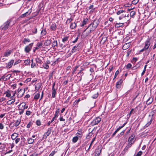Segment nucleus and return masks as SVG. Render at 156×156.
Masks as SVG:
<instances>
[{
    "instance_id": "f257e3e1",
    "label": "nucleus",
    "mask_w": 156,
    "mask_h": 156,
    "mask_svg": "<svg viewBox=\"0 0 156 156\" xmlns=\"http://www.w3.org/2000/svg\"><path fill=\"white\" fill-rule=\"evenodd\" d=\"M96 28L93 25H92V23H91L89 26L83 31V33L84 32L86 31V30L88 29H89V31L88 32V33L87 34L85 35L86 36H87L88 35L90 34L91 32L94 31L95 29Z\"/></svg>"
},
{
    "instance_id": "f03ea898",
    "label": "nucleus",
    "mask_w": 156,
    "mask_h": 156,
    "mask_svg": "<svg viewBox=\"0 0 156 156\" xmlns=\"http://www.w3.org/2000/svg\"><path fill=\"white\" fill-rule=\"evenodd\" d=\"M101 120V119L100 117H96L91 122V124L93 126L95 125L100 122Z\"/></svg>"
},
{
    "instance_id": "7ed1b4c3",
    "label": "nucleus",
    "mask_w": 156,
    "mask_h": 156,
    "mask_svg": "<svg viewBox=\"0 0 156 156\" xmlns=\"http://www.w3.org/2000/svg\"><path fill=\"white\" fill-rule=\"evenodd\" d=\"M150 45V43L149 41L147 40L145 42V45L144 47L140 51V52H141L146 51Z\"/></svg>"
},
{
    "instance_id": "20e7f679",
    "label": "nucleus",
    "mask_w": 156,
    "mask_h": 156,
    "mask_svg": "<svg viewBox=\"0 0 156 156\" xmlns=\"http://www.w3.org/2000/svg\"><path fill=\"white\" fill-rule=\"evenodd\" d=\"M11 21L10 20H8L5 22L3 24V26L2 28V29L3 30H6L7 29L11 23Z\"/></svg>"
},
{
    "instance_id": "39448f33",
    "label": "nucleus",
    "mask_w": 156,
    "mask_h": 156,
    "mask_svg": "<svg viewBox=\"0 0 156 156\" xmlns=\"http://www.w3.org/2000/svg\"><path fill=\"white\" fill-rule=\"evenodd\" d=\"M52 128L51 127L48 129L47 131L45 132L43 135V139H46L47 137L50 135L51 131Z\"/></svg>"
},
{
    "instance_id": "423d86ee",
    "label": "nucleus",
    "mask_w": 156,
    "mask_h": 156,
    "mask_svg": "<svg viewBox=\"0 0 156 156\" xmlns=\"http://www.w3.org/2000/svg\"><path fill=\"white\" fill-rule=\"evenodd\" d=\"M33 43H30L25 48V51L26 53L29 52L31 50V49L33 45Z\"/></svg>"
},
{
    "instance_id": "0eeeda50",
    "label": "nucleus",
    "mask_w": 156,
    "mask_h": 156,
    "mask_svg": "<svg viewBox=\"0 0 156 156\" xmlns=\"http://www.w3.org/2000/svg\"><path fill=\"white\" fill-rule=\"evenodd\" d=\"M153 115H152L151 116L150 115H149V118H148L149 120V122H147L145 126L146 127L148 126L151 124L153 120Z\"/></svg>"
},
{
    "instance_id": "6e6552de",
    "label": "nucleus",
    "mask_w": 156,
    "mask_h": 156,
    "mask_svg": "<svg viewBox=\"0 0 156 156\" xmlns=\"http://www.w3.org/2000/svg\"><path fill=\"white\" fill-rule=\"evenodd\" d=\"M134 134L132 135L128 138V142L130 143H134L135 139H134Z\"/></svg>"
},
{
    "instance_id": "1a4fd4ad",
    "label": "nucleus",
    "mask_w": 156,
    "mask_h": 156,
    "mask_svg": "<svg viewBox=\"0 0 156 156\" xmlns=\"http://www.w3.org/2000/svg\"><path fill=\"white\" fill-rule=\"evenodd\" d=\"M94 128L93 130H92L86 136V138L87 139H89L90 138L91 136H92L93 135V134L94 133Z\"/></svg>"
},
{
    "instance_id": "9d476101",
    "label": "nucleus",
    "mask_w": 156,
    "mask_h": 156,
    "mask_svg": "<svg viewBox=\"0 0 156 156\" xmlns=\"http://www.w3.org/2000/svg\"><path fill=\"white\" fill-rule=\"evenodd\" d=\"M126 124V123H125L123 124L122 126H119L118 128L112 135V137H113L118 131H119Z\"/></svg>"
},
{
    "instance_id": "9b49d317",
    "label": "nucleus",
    "mask_w": 156,
    "mask_h": 156,
    "mask_svg": "<svg viewBox=\"0 0 156 156\" xmlns=\"http://www.w3.org/2000/svg\"><path fill=\"white\" fill-rule=\"evenodd\" d=\"M99 22L98 20H95L92 23V25H93L96 28L98 27V25L99 24Z\"/></svg>"
},
{
    "instance_id": "f8f14e48",
    "label": "nucleus",
    "mask_w": 156,
    "mask_h": 156,
    "mask_svg": "<svg viewBox=\"0 0 156 156\" xmlns=\"http://www.w3.org/2000/svg\"><path fill=\"white\" fill-rule=\"evenodd\" d=\"M14 62V60H11L8 63V64L6 66V67L9 68H10L12 66Z\"/></svg>"
},
{
    "instance_id": "ddd939ff",
    "label": "nucleus",
    "mask_w": 156,
    "mask_h": 156,
    "mask_svg": "<svg viewBox=\"0 0 156 156\" xmlns=\"http://www.w3.org/2000/svg\"><path fill=\"white\" fill-rule=\"evenodd\" d=\"M13 92V91H10L9 90H7L4 93V94H6V96L7 97H10L11 96V92Z\"/></svg>"
},
{
    "instance_id": "4468645a",
    "label": "nucleus",
    "mask_w": 156,
    "mask_h": 156,
    "mask_svg": "<svg viewBox=\"0 0 156 156\" xmlns=\"http://www.w3.org/2000/svg\"><path fill=\"white\" fill-rule=\"evenodd\" d=\"M18 134L16 133H14L11 136V138L13 140H14L18 137Z\"/></svg>"
},
{
    "instance_id": "2eb2a0df",
    "label": "nucleus",
    "mask_w": 156,
    "mask_h": 156,
    "mask_svg": "<svg viewBox=\"0 0 156 156\" xmlns=\"http://www.w3.org/2000/svg\"><path fill=\"white\" fill-rule=\"evenodd\" d=\"M122 82V79H120L118 81L116 84V87L117 88H119L120 87L121 84Z\"/></svg>"
},
{
    "instance_id": "dca6fc26",
    "label": "nucleus",
    "mask_w": 156,
    "mask_h": 156,
    "mask_svg": "<svg viewBox=\"0 0 156 156\" xmlns=\"http://www.w3.org/2000/svg\"><path fill=\"white\" fill-rule=\"evenodd\" d=\"M133 144V143L129 142L128 145L125 147L124 150L127 151L128 149L131 147L132 144Z\"/></svg>"
},
{
    "instance_id": "f3484780",
    "label": "nucleus",
    "mask_w": 156,
    "mask_h": 156,
    "mask_svg": "<svg viewBox=\"0 0 156 156\" xmlns=\"http://www.w3.org/2000/svg\"><path fill=\"white\" fill-rule=\"evenodd\" d=\"M56 25L55 23H53L50 26V29L52 30H55L56 29Z\"/></svg>"
},
{
    "instance_id": "a211bd4d",
    "label": "nucleus",
    "mask_w": 156,
    "mask_h": 156,
    "mask_svg": "<svg viewBox=\"0 0 156 156\" xmlns=\"http://www.w3.org/2000/svg\"><path fill=\"white\" fill-rule=\"evenodd\" d=\"M87 10L90 9V12H93L95 10V9L94 8V5H91L89 8H87Z\"/></svg>"
},
{
    "instance_id": "6ab92c4d",
    "label": "nucleus",
    "mask_w": 156,
    "mask_h": 156,
    "mask_svg": "<svg viewBox=\"0 0 156 156\" xmlns=\"http://www.w3.org/2000/svg\"><path fill=\"white\" fill-rule=\"evenodd\" d=\"M101 152V150L99 149H97L95 152L94 156H99Z\"/></svg>"
},
{
    "instance_id": "aec40b11",
    "label": "nucleus",
    "mask_w": 156,
    "mask_h": 156,
    "mask_svg": "<svg viewBox=\"0 0 156 156\" xmlns=\"http://www.w3.org/2000/svg\"><path fill=\"white\" fill-rule=\"evenodd\" d=\"M153 101V98L150 97L147 100L146 104L147 105H148L150 104Z\"/></svg>"
},
{
    "instance_id": "412c9836",
    "label": "nucleus",
    "mask_w": 156,
    "mask_h": 156,
    "mask_svg": "<svg viewBox=\"0 0 156 156\" xmlns=\"http://www.w3.org/2000/svg\"><path fill=\"white\" fill-rule=\"evenodd\" d=\"M41 86V83H37L36 85H35V89L37 91L38 90L40 89Z\"/></svg>"
},
{
    "instance_id": "4be33fe9",
    "label": "nucleus",
    "mask_w": 156,
    "mask_h": 156,
    "mask_svg": "<svg viewBox=\"0 0 156 156\" xmlns=\"http://www.w3.org/2000/svg\"><path fill=\"white\" fill-rule=\"evenodd\" d=\"M130 45V44L129 43H127L125 44L122 47V48L123 50H126L128 48L129 46Z\"/></svg>"
},
{
    "instance_id": "5701e85b",
    "label": "nucleus",
    "mask_w": 156,
    "mask_h": 156,
    "mask_svg": "<svg viewBox=\"0 0 156 156\" xmlns=\"http://www.w3.org/2000/svg\"><path fill=\"white\" fill-rule=\"evenodd\" d=\"M78 45H75L73 46V48L72 49V53H73L75 52L76 51H78Z\"/></svg>"
},
{
    "instance_id": "b1692460",
    "label": "nucleus",
    "mask_w": 156,
    "mask_h": 156,
    "mask_svg": "<svg viewBox=\"0 0 156 156\" xmlns=\"http://www.w3.org/2000/svg\"><path fill=\"white\" fill-rule=\"evenodd\" d=\"M56 91L55 89H52V97L54 98L55 97Z\"/></svg>"
},
{
    "instance_id": "393cba45",
    "label": "nucleus",
    "mask_w": 156,
    "mask_h": 156,
    "mask_svg": "<svg viewBox=\"0 0 156 156\" xmlns=\"http://www.w3.org/2000/svg\"><path fill=\"white\" fill-rule=\"evenodd\" d=\"M76 25L75 23H72L70 25V28L72 29H74L76 27Z\"/></svg>"
},
{
    "instance_id": "a878e982",
    "label": "nucleus",
    "mask_w": 156,
    "mask_h": 156,
    "mask_svg": "<svg viewBox=\"0 0 156 156\" xmlns=\"http://www.w3.org/2000/svg\"><path fill=\"white\" fill-rule=\"evenodd\" d=\"M18 95L20 97H21L22 96H23V93H24V91H23V92H22V94H21L20 95V93H21V92L22 91H23L22 89H18Z\"/></svg>"
},
{
    "instance_id": "bb28decb",
    "label": "nucleus",
    "mask_w": 156,
    "mask_h": 156,
    "mask_svg": "<svg viewBox=\"0 0 156 156\" xmlns=\"http://www.w3.org/2000/svg\"><path fill=\"white\" fill-rule=\"evenodd\" d=\"M12 52L11 50H9L5 52L4 54V56L5 57H8L9 56Z\"/></svg>"
},
{
    "instance_id": "cd10ccee",
    "label": "nucleus",
    "mask_w": 156,
    "mask_h": 156,
    "mask_svg": "<svg viewBox=\"0 0 156 156\" xmlns=\"http://www.w3.org/2000/svg\"><path fill=\"white\" fill-rule=\"evenodd\" d=\"M88 19L87 18L83 20L82 22V24L81 25V27H83L84 26L88 21Z\"/></svg>"
},
{
    "instance_id": "c85d7f7f",
    "label": "nucleus",
    "mask_w": 156,
    "mask_h": 156,
    "mask_svg": "<svg viewBox=\"0 0 156 156\" xmlns=\"http://www.w3.org/2000/svg\"><path fill=\"white\" fill-rule=\"evenodd\" d=\"M34 141V140L32 138H29L27 142L29 144H31L33 143Z\"/></svg>"
},
{
    "instance_id": "c756f323",
    "label": "nucleus",
    "mask_w": 156,
    "mask_h": 156,
    "mask_svg": "<svg viewBox=\"0 0 156 156\" xmlns=\"http://www.w3.org/2000/svg\"><path fill=\"white\" fill-rule=\"evenodd\" d=\"M47 33V31L46 29H42L41 32V34L42 36H44Z\"/></svg>"
},
{
    "instance_id": "7c9ffc66",
    "label": "nucleus",
    "mask_w": 156,
    "mask_h": 156,
    "mask_svg": "<svg viewBox=\"0 0 156 156\" xmlns=\"http://www.w3.org/2000/svg\"><path fill=\"white\" fill-rule=\"evenodd\" d=\"M21 122V120L20 119H18L15 122V126H18L19 125L20 123Z\"/></svg>"
},
{
    "instance_id": "2f4dec72",
    "label": "nucleus",
    "mask_w": 156,
    "mask_h": 156,
    "mask_svg": "<svg viewBox=\"0 0 156 156\" xmlns=\"http://www.w3.org/2000/svg\"><path fill=\"white\" fill-rule=\"evenodd\" d=\"M51 41L50 40H47L44 43V45L46 46H48L51 44Z\"/></svg>"
},
{
    "instance_id": "473e14b6",
    "label": "nucleus",
    "mask_w": 156,
    "mask_h": 156,
    "mask_svg": "<svg viewBox=\"0 0 156 156\" xmlns=\"http://www.w3.org/2000/svg\"><path fill=\"white\" fill-rule=\"evenodd\" d=\"M35 61L37 63H39L40 64H42V61L38 57L36 58L35 59Z\"/></svg>"
},
{
    "instance_id": "72a5a7b5",
    "label": "nucleus",
    "mask_w": 156,
    "mask_h": 156,
    "mask_svg": "<svg viewBox=\"0 0 156 156\" xmlns=\"http://www.w3.org/2000/svg\"><path fill=\"white\" fill-rule=\"evenodd\" d=\"M124 24V23H116L115 25L116 27H122Z\"/></svg>"
},
{
    "instance_id": "f704fd0d",
    "label": "nucleus",
    "mask_w": 156,
    "mask_h": 156,
    "mask_svg": "<svg viewBox=\"0 0 156 156\" xmlns=\"http://www.w3.org/2000/svg\"><path fill=\"white\" fill-rule=\"evenodd\" d=\"M78 139V136H74L73 138V140H72L73 142V143H76Z\"/></svg>"
},
{
    "instance_id": "c9c22d12",
    "label": "nucleus",
    "mask_w": 156,
    "mask_h": 156,
    "mask_svg": "<svg viewBox=\"0 0 156 156\" xmlns=\"http://www.w3.org/2000/svg\"><path fill=\"white\" fill-rule=\"evenodd\" d=\"M26 106V104L25 103H22L20 104V106L19 107V108H21V109L23 110V108H24V107Z\"/></svg>"
},
{
    "instance_id": "e433bc0d",
    "label": "nucleus",
    "mask_w": 156,
    "mask_h": 156,
    "mask_svg": "<svg viewBox=\"0 0 156 156\" xmlns=\"http://www.w3.org/2000/svg\"><path fill=\"white\" fill-rule=\"evenodd\" d=\"M52 47L57 46V42L56 41H54L52 43Z\"/></svg>"
},
{
    "instance_id": "4c0bfd02",
    "label": "nucleus",
    "mask_w": 156,
    "mask_h": 156,
    "mask_svg": "<svg viewBox=\"0 0 156 156\" xmlns=\"http://www.w3.org/2000/svg\"><path fill=\"white\" fill-rule=\"evenodd\" d=\"M40 97V94L39 93H38L36 94L34 97V99L36 100H37Z\"/></svg>"
},
{
    "instance_id": "58836bf2",
    "label": "nucleus",
    "mask_w": 156,
    "mask_h": 156,
    "mask_svg": "<svg viewBox=\"0 0 156 156\" xmlns=\"http://www.w3.org/2000/svg\"><path fill=\"white\" fill-rule=\"evenodd\" d=\"M31 11L29 12H29H26V13H25L22 14L21 16V17H25V16H27V15H29V14H30V13H31Z\"/></svg>"
},
{
    "instance_id": "ea45409f",
    "label": "nucleus",
    "mask_w": 156,
    "mask_h": 156,
    "mask_svg": "<svg viewBox=\"0 0 156 156\" xmlns=\"http://www.w3.org/2000/svg\"><path fill=\"white\" fill-rule=\"evenodd\" d=\"M69 37H64L62 39V42L64 43H65L66 42H67L68 40Z\"/></svg>"
},
{
    "instance_id": "a19ab883",
    "label": "nucleus",
    "mask_w": 156,
    "mask_h": 156,
    "mask_svg": "<svg viewBox=\"0 0 156 156\" xmlns=\"http://www.w3.org/2000/svg\"><path fill=\"white\" fill-rule=\"evenodd\" d=\"M80 101V98H79L78 100L75 101L73 104V105L75 106L76 105H77L78 104V103Z\"/></svg>"
},
{
    "instance_id": "79ce46f5",
    "label": "nucleus",
    "mask_w": 156,
    "mask_h": 156,
    "mask_svg": "<svg viewBox=\"0 0 156 156\" xmlns=\"http://www.w3.org/2000/svg\"><path fill=\"white\" fill-rule=\"evenodd\" d=\"M15 100H10L8 101L7 102V104L8 105L11 104L15 102Z\"/></svg>"
},
{
    "instance_id": "37998d69",
    "label": "nucleus",
    "mask_w": 156,
    "mask_h": 156,
    "mask_svg": "<svg viewBox=\"0 0 156 156\" xmlns=\"http://www.w3.org/2000/svg\"><path fill=\"white\" fill-rule=\"evenodd\" d=\"M2 80V81H6L8 80V78H5V75L3 76L1 78Z\"/></svg>"
},
{
    "instance_id": "c03bdc74",
    "label": "nucleus",
    "mask_w": 156,
    "mask_h": 156,
    "mask_svg": "<svg viewBox=\"0 0 156 156\" xmlns=\"http://www.w3.org/2000/svg\"><path fill=\"white\" fill-rule=\"evenodd\" d=\"M96 136H95V137L92 139V140L90 144V146H89V148L88 149V150H89L90 148V147L92 145V143L94 142V141L95 140V139L96 138Z\"/></svg>"
},
{
    "instance_id": "a18cd8bd",
    "label": "nucleus",
    "mask_w": 156,
    "mask_h": 156,
    "mask_svg": "<svg viewBox=\"0 0 156 156\" xmlns=\"http://www.w3.org/2000/svg\"><path fill=\"white\" fill-rule=\"evenodd\" d=\"M142 152L141 151H140L137 153L136 155H135L134 156H140L142 155Z\"/></svg>"
},
{
    "instance_id": "49530a36",
    "label": "nucleus",
    "mask_w": 156,
    "mask_h": 156,
    "mask_svg": "<svg viewBox=\"0 0 156 156\" xmlns=\"http://www.w3.org/2000/svg\"><path fill=\"white\" fill-rule=\"evenodd\" d=\"M24 62L25 65H28L30 63V60L28 59L25 60Z\"/></svg>"
},
{
    "instance_id": "de8ad7c7",
    "label": "nucleus",
    "mask_w": 156,
    "mask_h": 156,
    "mask_svg": "<svg viewBox=\"0 0 156 156\" xmlns=\"http://www.w3.org/2000/svg\"><path fill=\"white\" fill-rule=\"evenodd\" d=\"M125 12V11L124 10H119L117 12V14L118 15H119L120 14H121L123 12Z\"/></svg>"
},
{
    "instance_id": "09e8293b",
    "label": "nucleus",
    "mask_w": 156,
    "mask_h": 156,
    "mask_svg": "<svg viewBox=\"0 0 156 156\" xmlns=\"http://www.w3.org/2000/svg\"><path fill=\"white\" fill-rule=\"evenodd\" d=\"M79 67L78 66H76L73 68V70L72 72V74H74L75 72L76 71L77 69Z\"/></svg>"
},
{
    "instance_id": "8fccbe9b",
    "label": "nucleus",
    "mask_w": 156,
    "mask_h": 156,
    "mask_svg": "<svg viewBox=\"0 0 156 156\" xmlns=\"http://www.w3.org/2000/svg\"><path fill=\"white\" fill-rule=\"evenodd\" d=\"M55 117H54L52 119V120H51V121H49L48 123V126H49L50 125V124L52 123L54 121V120H55Z\"/></svg>"
},
{
    "instance_id": "3c124183",
    "label": "nucleus",
    "mask_w": 156,
    "mask_h": 156,
    "mask_svg": "<svg viewBox=\"0 0 156 156\" xmlns=\"http://www.w3.org/2000/svg\"><path fill=\"white\" fill-rule=\"evenodd\" d=\"M72 20L73 19L71 18L68 19L66 21V23L67 24V23H70Z\"/></svg>"
},
{
    "instance_id": "603ef678",
    "label": "nucleus",
    "mask_w": 156,
    "mask_h": 156,
    "mask_svg": "<svg viewBox=\"0 0 156 156\" xmlns=\"http://www.w3.org/2000/svg\"><path fill=\"white\" fill-rule=\"evenodd\" d=\"M30 41V40L29 39H26V38H25L24 39V41L23 42L24 43L26 44V42H29Z\"/></svg>"
},
{
    "instance_id": "864d4df0",
    "label": "nucleus",
    "mask_w": 156,
    "mask_h": 156,
    "mask_svg": "<svg viewBox=\"0 0 156 156\" xmlns=\"http://www.w3.org/2000/svg\"><path fill=\"white\" fill-rule=\"evenodd\" d=\"M36 67V64L35 62H32L31 64V67L32 68H35Z\"/></svg>"
},
{
    "instance_id": "5fc2aeb1",
    "label": "nucleus",
    "mask_w": 156,
    "mask_h": 156,
    "mask_svg": "<svg viewBox=\"0 0 156 156\" xmlns=\"http://www.w3.org/2000/svg\"><path fill=\"white\" fill-rule=\"evenodd\" d=\"M135 12L134 11H133L131 12L130 13V16H131L133 17L135 15Z\"/></svg>"
},
{
    "instance_id": "6e6d98bb",
    "label": "nucleus",
    "mask_w": 156,
    "mask_h": 156,
    "mask_svg": "<svg viewBox=\"0 0 156 156\" xmlns=\"http://www.w3.org/2000/svg\"><path fill=\"white\" fill-rule=\"evenodd\" d=\"M16 140H15V143L16 144H17L19 142L20 140V138H17L15 139Z\"/></svg>"
},
{
    "instance_id": "4d7b16f0",
    "label": "nucleus",
    "mask_w": 156,
    "mask_h": 156,
    "mask_svg": "<svg viewBox=\"0 0 156 156\" xmlns=\"http://www.w3.org/2000/svg\"><path fill=\"white\" fill-rule=\"evenodd\" d=\"M68 44H65V43L64 44H61V47L62 48H65L66 46Z\"/></svg>"
},
{
    "instance_id": "13d9d810",
    "label": "nucleus",
    "mask_w": 156,
    "mask_h": 156,
    "mask_svg": "<svg viewBox=\"0 0 156 156\" xmlns=\"http://www.w3.org/2000/svg\"><path fill=\"white\" fill-rule=\"evenodd\" d=\"M119 73V70H117L115 73L114 77L113 78V80H114L115 79V78L116 77L117 75Z\"/></svg>"
},
{
    "instance_id": "bf43d9fd",
    "label": "nucleus",
    "mask_w": 156,
    "mask_h": 156,
    "mask_svg": "<svg viewBox=\"0 0 156 156\" xmlns=\"http://www.w3.org/2000/svg\"><path fill=\"white\" fill-rule=\"evenodd\" d=\"M98 96V93H97V94H95L94 95H93V96H92V98H97Z\"/></svg>"
},
{
    "instance_id": "052dcab7",
    "label": "nucleus",
    "mask_w": 156,
    "mask_h": 156,
    "mask_svg": "<svg viewBox=\"0 0 156 156\" xmlns=\"http://www.w3.org/2000/svg\"><path fill=\"white\" fill-rule=\"evenodd\" d=\"M32 123L31 121H30L28 124H27V127L28 128H30V126L32 125Z\"/></svg>"
},
{
    "instance_id": "680f3d73",
    "label": "nucleus",
    "mask_w": 156,
    "mask_h": 156,
    "mask_svg": "<svg viewBox=\"0 0 156 156\" xmlns=\"http://www.w3.org/2000/svg\"><path fill=\"white\" fill-rule=\"evenodd\" d=\"M36 123L37 125L38 126H40L41 125V122L40 120H37L36 121Z\"/></svg>"
},
{
    "instance_id": "e2e57ef3",
    "label": "nucleus",
    "mask_w": 156,
    "mask_h": 156,
    "mask_svg": "<svg viewBox=\"0 0 156 156\" xmlns=\"http://www.w3.org/2000/svg\"><path fill=\"white\" fill-rule=\"evenodd\" d=\"M32 32L34 34H36L37 32V29L36 27H35L34 30H32Z\"/></svg>"
},
{
    "instance_id": "0e129e2a",
    "label": "nucleus",
    "mask_w": 156,
    "mask_h": 156,
    "mask_svg": "<svg viewBox=\"0 0 156 156\" xmlns=\"http://www.w3.org/2000/svg\"><path fill=\"white\" fill-rule=\"evenodd\" d=\"M132 66V65L130 63L128 64L126 66V67L127 69L130 68Z\"/></svg>"
},
{
    "instance_id": "69168bd1",
    "label": "nucleus",
    "mask_w": 156,
    "mask_h": 156,
    "mask_svg": "<svg viewBox=\"0 0 156 156\" xmlns=\"http://www.w3.org/2000/svg\"><path fill=\"white\" fill-rule=\"evenodd\" d=\"M43 67L44 69H47L48 68L49 66L47 64H45L43 66Z\"/></svg>"
},
{
    "instance_id": "338daca9",
    "label": "nucleus",
    "mask_w": 156,
    "mask_h": 156,
    "mask_svg": "<svg viewBox=\"0 0 156 156\" xmlns=\"http://www.w3.org/2000/svg\"><path fill=\"white\" fill-rule=\"evenodd\" d=\"M42 45V43H38L37 44V46L38 48H40V47H41Z\"/></svg>"
},
{
    "instance_id": "774afa93",
    "label": "nucleus",
    "mask_w": 156,
    "mask_h": 156,
    "mask_svg": "<svg viewBox=\"0 0 156 156\" xmlns=\"http://www.w3.org/2000/svg\"><path fill=\"white\" fill-rule=\"evenodd\" d=\"M107 40V37H103L101 40V41H102L103 43H104Z\"/></svg>"
}]
</instances>
